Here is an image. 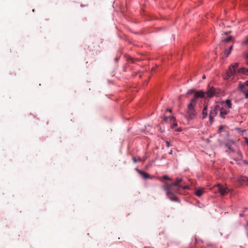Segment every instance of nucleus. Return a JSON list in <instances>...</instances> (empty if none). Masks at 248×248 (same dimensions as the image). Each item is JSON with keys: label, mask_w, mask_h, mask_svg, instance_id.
Wrapping results in <instances>:
<instances>
[{"label": "nucleus", "mask_w": 248, "mask_h": 248, "mask_svg": "<svg viewBox=\"0 0 248 248\" xmlns=\"http://www.w3.org/2000/svg\"><path fill=\"white\" fill-rule=\"evenodd\" d=\"M240 216L241 217H243V213H241V214H240Z\"/></svg>", "instance_id": "34"}, {"label": "nucleus", "mask_w": 248, "mask_h": 248, "mask_svg": "<svg viewBox=\"0 0 248 248\" xmlns=\"http://www.w3.org/2000/svg\"><path fill=\"white\" fill-rule=\"evenodd\" d=\"M181 98H182V96H179V97H178V100H181Z\"/></svg>", "instance_id": "33"}, {"label": "nucleus", "mask_w": 248, "mask_h": 248, "mask_svg": "<svg viewBox=\"0 0 248 248\" xmlns=\"http://www.w3.org/2000/svg\"><path fill=\"white\" fill-rule=\"evenodd\" d=\"M140 160L141 159L140 157H139L138 158L135 157H133V161L134 163H136L137 161H140Z\"/></svg>", "instance_id": "18"}, {"label": "nucleus", "mask_w": 248, "mask_h": 248, "mask_svg": "<svg viewBox=\"0 0 248 248\" xmlns=\"http://www.w3.org/2000/svg\"><path fill=\"white\" fill-rule=\"evenodd\" d=\"M137 170L138 171L139 173H140L142 176V177L146 179V178H149L150 176L148 173H147L144 171H141V170Z\"/></svg>", "instance_id": "11"}, {"label": "nucleus", "mask_w": 248, "mask_h": 248, "mask_svg": "<svg viewBox=\"0 0 248 248\" xmlns=\"http://www.w3.org/2000/svg\"><path fill=\"white\" fill-rule=\"evenodd\" d=\"M247 64H248V53L246 54Z\"/></svg>", "instance_id": "27"}, {"label": "nucleus", "mask_w": 248, "mask_h": 248, "mask_svg": "<svg viewBox=\"0 0 248 248\" xmlns=\"http://www.w3.org/2000/svg\"><path fill=\"white\" fill-rule=\"evenodd\" d=\"M244 162L246 164H248V162L246 160H244Z\"/></svg>", "instance_id": "32"}, {"label": "nucleus", "mask_w": 248, "mask_h": 248, "mask_svg": "<svg viewBox=\"0 0 248 248\" xmlns=\"http://www.w3.org/2000/svg\"><path fill=\"white\" fill-rule=\"evenodd\" d=\"M238 181L241 184H246L248 185V178L245 176H241L238 179Z\"/></svg>", "instance_id": "7"}, {"label": "nucleus", "mask_w": 248, "mask_h": 248, "mask_svg": "<svg viewBox=\"0 0 248 248\" xmlns=\"http://www.w3.org/2000/svg\"><path fill=\"white\" fill-rule=\"evenodd\" d=\"M239 89L245 94V97L248 98V80L243 83H240L239 85Z\"/></svg>", "instance_id": "4"}, {"label": "nucleus", "mask_w": 248, "mask_h": 248, "mask_svg": "<svg viewBox=\"0 0 248 248\" xmlns=\"http://www.w3.org/2000/svg\"><path fill=\"white\" fill-rule=\"evenodd\" d=\"M203 192V189L202 188H198L195 191V194L198 197H200Z\"/></svg>", "instance_id": "9"}, {"label": "nucleus", "mask_w": 248, "mask_h": 248, "mask_svg": "<svg viewBox=\"0 0 248 248\" xmlns=\"http://www.w3.org/2000/svg\"><path fill=\"white\" fill-rule=\"evenodd\" d=\"M245 43H248V37H247V39H246V40L245 41Z\"/></svg>", "instance_id": "30"}, {"label": "nucleus", "mask_w": 248, "mask_h": 248, "mask_svg": "<svg viewBox=\"0 0 248 248\" xmlns=\"http://www.w3.org/2000/svg\"><path fill=\"white\" fill-rule=\"evenodd\" d=\"M162 178L164 180H170V179L167 175H164Z\"/></svg>", "instance_id": "25"}, {"label": "nucleus", "mask_w": 248, "mask_h": 248, "mask_svg": "<svg viewBox=\"0 0 248 248\" xmlns=\"http://www.w3.org/2000/svg\"><path fill=\"white\" fill-rule=\"evenodd\" d=\"M232 36H229V37L226 38L224 41L226 42H228L232 40Z\"/></svg>", "instance_id": "21"}, {"label": "nucleus", "mask_w": 248, "mask_h": 248, "mask_svg": "<svg viewBox=\"0 0 248 248\" xmlns=\"http://www.w3.org/2000/svg\"><path fill=\"white\" fill-rule=\"evenodd\" d=\"M219 109V107L218 105H215L211 108L209 113V121L211 123L213 122V119L217 115L218 111Z\"/></svg>", "instance_id": "3"}, {"label": "nucleus", "mask_w": 248, "mask_h": 248, "mask_svg": "<svg viewBox=\"0 0 248 248\" xmlns=\"http://www.w3.org/2000/svg\"><path fill=\"white\" fill-rule=\"evenodd\" d=\"M166 111H169V112H171V109H169V108H167V109H166Z\"/></svg>", "instance_id": "29"}, {"label": "nucleus", "mask_w": 248, "mask_h": 248, "mask_svg": "<svg viewBox=\"0 0 248 248\" xmlns=\"http://www.w3.org/2000/svg\"><path fill=\"white\" fill-rule=\"evenodd\" d=\"M173 122H174V124H173L171 125V126H170L171 128H174V127H175L177 125V124L176 122V121H173Z\"/></svg>", "instance_id": "23"}, {"label": "nucleus", "mask_w": 248, "mask_h": 248, "mask_svg": "<svg viewBox=\"0 0 248 248\" xmlns=\"http://www.w3.org/2000/svg\"><path fill=\"white\" fill-rule=\"evenodd\" d=\"M163 189L166 192L167 196L172 201H176V198H172L171 195H173L176 193H179V190L181 188L177 186H173L172 183L171 184H168L166 183L164 186H162Z\"/></svg>", "instance_id": "2"}, {"label": "nucleus", "mask_w": 248, "mask_h": 248, "mask_svg": "<svg viewBox=\"0 0 248 248\" xmlns=\"http://www.w3.org/2000/svg\"><path fill=\"white\" fill-rule=\"evenodd\" d=\"M205 75H204V76H203V77H202V79H205Z\"/></svg>", "instance_id": "35"}, {"label": "nucleus", "mask_w": 248, "mask_h": 248, "mask_svg": "<svg viewBox=\"0 0 248 248\" xmlns=\"http://www.w3.org/2000/svg\"><path fill=\"white\" fill-rule=\"evenodd\" d=\"M239 72L240 73H242L245 75H248V69L242 68L239 70Z\"/></svg>", "instance_id": "12"}, {"label": "nucleus", "mask_w": 248, "mask_h": 248, "mask_svg": "<svg viewBox=\"0 0 248 248\" xmlns=\"http://www.w3.org/2000/svg\"><path fill=\"white\" fill-rule=\"evenodd\" d=\"M202 119H204L207 116V106H205L202 112Z\"/></svg>", "instance_id": "10"}, {"label": "nucleus", "mask_w": 248, "mask_h": 248, "mask_svg": "<svg viewBox=\"0 0 248 248\" xmlns=\"http://www.w3.org/2000/svg\"><path fill=\"white\" fill-rule=\"evenodd\" d=\"M183 179L182 178H177L175 181L173 183V186H177L182 189H186L188 188V186L183 185Z\"/></svg>", "instance_id": "6"}, {"label": "nucleus", "mask_w": 248, "mask_h": 248, "mask_svg": "<svg viewBox=\"0 0 248 248\" xmlns=\"http://www.w3.org/2000/svg\"><path fill=\"white\" fill-rule=\"evenodd\" d=\"M226 147H227V148H228V149H229L231 151H232H232H233V150H232V148H231V146L229 145V143H226Z\"/></svg>", "instance_id": "24"}, {"label": "nucleus", "mask_w": 248, "mask_h": 248, "mask_svg": "<svg viewBox=\"0 0 248 248\" xmlns=\"http://www.w3.org/2000/svg\"><path fill=\"white\" fill-rule=\"evenodd\" d=\"M226 104L229 108H232V103L230 100H227L226 101Z\"/></svg>", "instance_id": "17"}, {"label": "nucleus", "mask_w": 248, "mask_h": 248, "mask_svg": "<svg viewBox=\"0 0 248 248\" xmlns=\"http://www.w3.org/2000/svg\"><path fill=\"white\" fill-rule=\"evenodd\" d=\"M172 150L170 151V152L169 153L170 154H172Z\"/></svg>", "instance_id": "36"}, {"label": "nucleus", "mask_w": 248, "mask_h": 248, "mask_svg": "<svg viewBox=\"0 0 248 248\" xmlns=\"http://www.w3.org/2000/svg\"><path fill=\"white\" fill-rule=\"evenodd\" d=\"M166 144L167 147H169L170 146V143L168 141H166Z\"/></svg>", "instance_id": "28"}, {"label": "nucleus", "mask_w": 248, "mask_h": 248, "mask_svg": "<svg viewBox=\"0 0 248 248\" xmlns=\"http://www.w3.org/2000/svg\"><path fill=\"white\" fill-rule=\"evenodd\" d=\"M231 77L227 75V73H226L224 76H223V78L224 79H228L229 78H230Z\"/></svg>", "instance_id": "22"}, {"label": "nucleus", "mask_w": 248, "mask_h": 248, "mask_svg": "<svg viewBox=\"0 0 248 248\" xmlns=\"http://www.w3.org/2000/svg\"><path fill=\"white\" fill-rule=\"evenodd\" d=\"M237 159H241L242 158V155L241 154V153H240V152H238L237 153Z\"/></svg>", "instance_id": "19"}, {"label": "nucleus", "mask_w": 248, "mask_h": 248, "mask_svg": "<svg viewBox=\"0 0 248 248\" xmlns=\"http://www.w3.org/2000/svg\"><path fill=\"white\" fill-rule=\"evenodd\" d=\"M232 69L234 70V71H235V69L237 68L238 67V63H233V64H232L230 65V66Z\"/></svg>", "instance_id": "16"}, {"label": "nucleus", "mask_w": 248, "mask_h": 248, "mask_svg": "<svg viewBox=\"0 0 248 248\" xmlns=\"http://www.w3.org/2000/svg\"><path fill=\"white\" fill-rule=\"evenodd\" d=\"M219 91L215 88L211 87L205 92L202 91H198L194 94V97L190 101L189 104L187 105L186 109V114L188 119L192 120L194 119L197 115V112L195 109V106L196 105L197 99L198 98H206L212 97L213 96H217L219 94Z\"/></svg>", "instance_id": "1"}, {"label": "nucleus", "mask_w": 248, "mask_h": 248, "mask_svg": "<svg viewBox=\"0 0 248 248\" xmlns=\"http://www.w3.org/2000/svg\"><path fill=\"white\" fill-rule=\"evenodd\" d=\"M196 92L195 91V90L194 89H191V90H190L187 93V94H192L193 93H196Z\"/></svg>", "instance_id": "20"}, {"label": "nucleus", "mask_w": 248, "mask_h": 248, "mask_svg": "<svg viewBox=\"0 0 248 248\" xmlns=\"http://www.w3.org/2000/svg\"><path fill=\"white\" fill-rule=\"evenodd\" d=\"M223 128V126L222 125H220L219 127V129H218V132L219 133H220L221 132V130Z\"/></svg>", "instance_id": "26"}, {"label": "nucleus", "mask_w": 248, "mask_h": 248, "mask_svg": "<svg viewBox=\"0 0 248 248\" xmlns=\"http://www.w3.org/2000/svg\"><path fill=\"white\" fill-rule=\"evenodd\" d=\"M235 73V71L233 70L231 67H229V70L227 71L226 73L227 75H229L230 77L233 75V74Z\"/></svg>", "instance_id": "14"}, {"label": "nucleus", "mask_w": 248, "mask_h": 248, "mask_svg": "<svg viewBox=\"0 0 248 248\" xmlns=\"http://www.w3.org/2000/svg\"><path fill=\"white\" fill-rule=\"evenodd\" d=\"M219 110H220V116L223 118H224L226 115H227L228 113L227 110L223 108H219Z\"/></svg>", "instance_id": "8"}, {"label": "nucleus", "mask_w": 248, "mask_h": 248, "mask_svg": "<svg viewBox=\"0 0 248 248\" xmlns=\"http://www.w3.org/2000/svg\"><path fill=\"white\" fill-rule=\"evenodd\" d=\"M216 187L217 188L218 191L222 196L226 195L230 192V189L221 184H217Z\"/></svg>", "instance_id": "5"}, {"label": "nucleus", "mask_w": 248, "mask_h": 248, "mask_svg": "<svg viewBox=\"0 0 248 248\" xmlns=\"http://www.w3.org/2000/svg\"><path fill=\"white\" fill-rule=\"evenodd\" d=\"M169 119H170L171 122L175 121V118L173 116L164 117L163 120L164 121L167 122Z\"/></svg>", "instance_id": "13"}, {"label": "nucleus", "mask_w": 248, "mask_h": 248, "mask_svg": "<svg viewBox=\"0 0 248 248\" xmlns=\"http://www.w3.org/2000/svg\"><path fill=\"white\" fill-rule=\"evenodd\" d=\"M232 47H233V46H232H232L230 47L229 49V50H228V51H227V50H226L225 51V54H226V56H227V57H228V56L230 55V54L231 53V50H232Z\"/></svg>", "instance_id": "15"}, {"label": "nucleus", "mask_w": 248, "mask_h": 248, "mask_svg": "<svg viewBox=\"0 0 248 248\" xmlns=\"http://www.w3.org/2000/svg\"><path fill=\"white\" fill-rule=\"evenodd\" d=\"M246 141L248 145V138H246Z\"/></svg>", "instance_id": "31"}]
</instances>
